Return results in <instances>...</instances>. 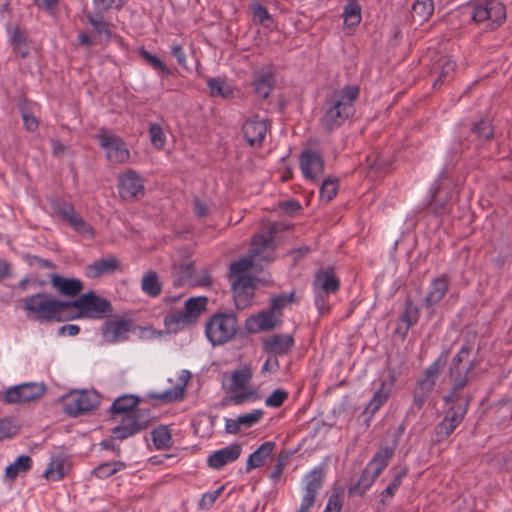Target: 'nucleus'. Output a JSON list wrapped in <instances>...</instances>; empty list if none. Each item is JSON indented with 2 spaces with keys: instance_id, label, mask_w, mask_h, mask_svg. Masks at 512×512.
Segmentation results:
<instances>
[{
  "instance_id": "obj_1",
  "label": "nucleus",
  "mask_w": 512,
  "mask_h": 512,
  "mask_svg": "<svg viewBox=\"0 0 512 512\" xmlns=\"http://www.w3.org/2000/svg\"><path fill=\"white\" fill-rule=\"evenodd\" d=\"M358 96L359 88L357 86H345L327 98L320 118L321 128L330 133L341 127L354 115Z\"/></svg>"
},
{
  "instance_id": "obj_2",
  "label": "nucleus",
  "mask_w": 512,
  "mask_h": 512,
  "mask_svg": "<svg viewBox=\"0 0 512 512\" xmlns=\"http://www.w3.org/2000/svg\"><path fill=\"white\" fill-rule=\"evenodd\" d=\"M275 232V224L270 223L253 237L250 254L247 257L241 258L230 265L231 280L239 278H251L247 275V273L256 261L272 260L271 255L276 247L274 240Z\"/></svg>"
},
{
  "instance_id": "obj_3",
  "label": "nucleus",
  "mask_w": 512,
  "mask_h": 512,
  "mask_svg": "<svg viewBox=\"0 0 512 512\" xmlns=\"http://www.w3.org/2000/svg\"><path fill=\"white\" fill-rule=\"evenodd\" d=\"M464 387L465 379L458 378L455 386L452 387L451 393L444 398L450 406L446 410L443 420L435 426V441L441 442L447 439L462 423L470 402V398L462 394Z\"/></svg>"
},
{
  "instance_id": "obj_4",
  "label": "nucleus",
  "mask_w": 512,
  "mask_h": 512,
  "mask_svg": "<svg viewBox=\"0 0 512 512\" xmlns=\"http://www.w3.org/2000/svg\"><path fill=\"white\" fill-rule=\"evenodd\" d=\"M67 307L68 301H60L48 293H38L24 299L27 316L40 322L67 320Z\"/></svg>"
},
{
  "instance_id": "obj_5",
  "label": "nucleus",
  "mask_w": 512,
  "mask_h": 512,
  "mask_svg": "<svg viewBox=\"0 0 512 512\" xmlns=\"http://www.w3.org/2000/svg\"><path fill=\"white\" fill-rule=\"evenodd\" d=\"M252 378L253 371L249 365H243L231 373L223 374L222 385L225 391L231 394V402L240 405L259 399L257 390L250 387Z\"/></svg>"
},
{
  "instance_id": "obj_6",
  "label": "nucleus",
  "mask_w": 512,
  "mask_h": 512,
  "mask_svg": "<svg viewBox=\"0 0 512 512\" xmlns=\"http://www.w3.org/2000/svg\"><path fill=\"white\" fill-rule=\"evenodd\" d=\"M112 310L111 304L105 298L93 292L82 294L74 301H68L67 320L77 318H100Z\"/></svg>"
},
{
  "instance_id": "obj_7",
  "label": "nucleus",
  "mask_w": 512,
  "mask_h": 512,
  "mask_svg": "<svg viewBox=\"0 0 512 512\" xmlns=\"http://www.w3.org/2000/svg\"><path fill=\"white\" fill-rule=\"evenodd\" d=\"M471 19L484 30H495L506 19L505 6L498 0L477 1L473 4Z\"/></svg>"
},
{
  "instance_id": "obj_8",
  "label": "nucleus",
  "mask_w": 512,
  "mask_h": 512,
  "mask_svg": "<svg viewBox=\"0 0 512 512\" xmlns=\"http://www.w3.org/2000/svg\"><path fill=\"white\" fill-rule=\"evenodd\" d=\"M238 325L233 314H214L205 326V333L212 345H222L233 338Z\"/></svg>"
},
{
  "instance_id": "obj_9",
  "label": "nucleus",
  "mask_w": 512,
  "mask_h": 512,
  "mask_svg": "<svg viewBox=\"0 0 512 512\" xmlns=\"http://www.w3.org/2000/svg\"><path fill=\"white\" fill-rule=\"evenodd\" d=\"M340 287L339 279L329 270H320L315 274L313 281V291L315 298V305L321 314L329 311L330 307L327 303L326 297L330 294H335Z\"/></svg>"
},
{
  "instance_id": "obj_10",
  "label": "nucleus",
  "mask_w": 512,
  "mask_h": 512,
  "mask_svg": "<svg viewBox=\"0 0 512 512\" xmlns=\"http://www.w3.org/2000/svg\"><path fill=\"white\" fill-rule=\"evenodd\" d=\"M95 138L104 149L106 158L113 164H123L130 158V152L124 141L117 135L101 130Z\"/></svg>"
},
{
  "instance_id": "obj_11",
  "label": "nucleus",
  "mask_w": 512,
  "mask_h": 512,
  "mask_svg": "<svg viewBox=\"0 0 512 512\" xmlns=\"http://www.w3.org/2000/svg\"><path fill=\"white\" fill-rule=\"evenodd\" d=\"M99 405L98 395L93 391H74L63 399L65 412L73 417L87 413Z\"/></svg>"
},
{
  "instance_id": "obj_12",
  "label": "nucleus",
  "mask_w": 512,
  "mask_h": 512,
  "mask_svg": "<svg viewBox=\"0 0 512 512\" xmlns=\"http://www.w3.org/2000/svg\"><path fill=\"white\" fill-rule=\"evenodd\" d=\"M299 166L306 180L317 182L324 172L325 161L319 151L305 149L300 154Z\"/></svg>"
},
{
  "instance_id": "obj_13",
  "label": "nucleus",
  "mask_w": 512,
  "mask_h": 512,
  "mask_svg": "<svg viewBox=\"0 0 512 512\" xmlns=\"http://www.w3.org/2000/svg\"><path fill=\"white\" fill-rule=\"evenodd\" d=\"M45 393V387L39 383H23L10 387L4 399L9 404H20L40 398Z\"/></svg>"
},
{
  "instance_id": "obj_14",
  "label": "nucleus",
  "mask_w": 512,
  "mask_h": 512,
  "mask_svg": "<svg viewBox=\"0 0 512 512\" xmlns=\"http://www.w3.org/2000/svg\"><path fill=\"white\" fill-rule=\"evenodd\" d=\"M118 190L125 200L140 198L144 195V180L135 170L128 169L119 176Z\"/></svg>"
},
{
  "instance_id": "obj_15",
  "label": "nucleus",
  "mask_w": 512,
  "mask_h": 512,
  "mask_svg": "<svg viewBox=\"0 0 512 512\" xmlns=\"http://www.w3.org/2000/svg\"><path fill=\"white\" fill-rule=\"evenodd\" d=\"M447 361V353H442L429 367H427L422 377L418 380L415 389L430 395L438 376Z\"/></svg>"
},
{
  "instance_id": "obj_16",
  "label": "nucleus",
  "mask_w": 512,
  "mask_h": 512,
  "mask_svg": "<svg viewBox=\"0 0 512 512\" xmlns=\"http://www.w3.org/2000/svg\"><path fill=\"white\" fill-rule=\"evenodd\" d=\"M241 452V445L233 443L210 454L207 458V464L212 469L220 470L227 464L236 461L240 457Z\"/></svg>"
},
{
  "instance_id": "obj_17",
  "label": "nucleus",
  "mask_w": 512,
  "mask_h": 512,
  "mask_svg": "<svg viewBox=\"0 0 512 512\" xmlns=\"http://www.w3.org/2000/svg\"><path fill=\"white\" fill-rule=\"evenodd\" d=\"M242 130L246 141L251 146H259L267 133V122L258 116H254L245 121Z\"/></svg>"
},
{
  "instance_id": "obj_18",
  "label": "nucleus",
  "mask_w": 512,
  "mask_h": 512,
  "mask_svg": "<svg viewBox=\"0 0 512 512\" xmlns=\"http://www.w3.org/2000/svg\"><path fill=\"white\" fill-rule=\"evenodd\" d=\"M325 478V470L323 466H318L307 473L303 479V495L302 498L315 503L317 494L323 486Z\"/></svg>"
},
{
  "instance_id": "obj_19",
  "label": "nucleus",
  "mask_w": 512,
  "mask_h": 512,
  "mask_svg": "<svg viewBox=\"0 0 512 512\" xmlns=\"http://www.w3.org/2000/svg\"><path fill=\"white\" fill-rule=\"evenodd\" d=\"M294 346V339L290 334H274L263 341V349L274 356L286 355Z\"/></svg>"
},
{
  "instance_id": "obj_20",
  "label": "nucleus",
  "mask_w": 512,
  "mask_h": 512,
  "mask_svg": "<svg viewBox=\"0 0 512 512\" xmlns=\"http://www.w3.org/2000/svg\"><path fill=\"white\" fill-rule=\"evenodd\" d=\"M235 305L238 309L248 307L254 296V284L252 278H239L232 280Z\"/></svg>"
},
{
  "instance_id": "obj_21",
  "label": "nucleus",
  "mask_w": 512,
  "mask_h": 512,
  "mask_svg": "<svg viewBox=\"0 0 512 512\" xmlns=\"http://www.w3.org/2000/svg\"><path fill=\"white\" fill-rule=\"evenodd\" d=\"M470 352L471 348L468 345H464L452 360L450 365V375L453 379V387L455 386L458 378H464L465 385L468 382L467 375L473 369L474 365L472 362L463 365V362L468 360Z\"/></svg>"
},
{
  "instance_id": "obj_22",
  "label": "nucleus",
  "mask_w": 512,
  "mask_h": 512,
  "mask_svg": "<svg viewBox=\"0 0 512 512\" xmlns=\"http://www.w3.org/2000/svg\"><path fill=\"white\" fill-rule=\"evenodd\" d=\"M131 321L127 319H113L104 324L102 335L106 342L116 343L124 340L131 329Z\"/></svg>"
},
{
  "instance_id": "obj_23",
  "label": "nucleus",
  "mask_w": 512,
  "mask_h": 512,
  "mask_svg": "<svg viewBox=\"0 0 512 512\" xmlns=\"http://www.w3.org/2000/svg\"><path fill=\"white\" fill-rule=\"evenodd\" d=\"M52 287L61 295L74 297L83 289V283L77 278H65L59 274L49 275Z\"/></svg>"
},
{
  "instance_id": "obj_24",
  "label": "nucleus",
  "mask_w": 512,
  "mask_h": 512,
  "mask_svg": "<svg viewBox=\"0 0 512 512\" xmlns=\"http://www.w3.org/2000/svg\"><path fill=\"white\" fill-rule=\"evenodd\" d=\"M449 285V279L446 275L433 278L424 299L425 306L427 308H433L438 304L448 292Z\"/></svg>"
},
{
  "instance_id": "obj_25",
  "label": "nucleus",
  "mask_w": 512,
  "mask_h": 512,
  "mask_svg": "<svg viewBox=\"0 0 512 512\" xmlns=\"http://www.w3.org/2000/svg\"><path fill=\"white\" fill-rule=\"evenodd\" d=\"M281 322L270 309L264 310L256 315L249 317L246 321V327L249 331L269 330L277 326Z\"/></svg>"
},
{
  "instance_id": "obj_26",
  "label": "nucleus",
  "mask_w": 512,
  "mask_h": 512,
  "mask_svg": "<svg viewBox=\"0 0 512 512\" xmlns=\"http://www.w3.org/2000/svg\"><path fill=\"white\" fill-rule=\"evenodd\" d=\"M144 426L138 421L137 415L124 416L121 425L112 430V439L124 440L142 430Z\"/></svg>"
},
{
  "instance_id": "obj_27",
  "label": "nucleus",
  "mask_w": 512,
  "mask_h": 512,
  "mask_svg": "<svg viewBox=\"0 0 512 512\" xmlns=\"http://www.w3.org/2000/svg\"><path fill=\"white\" fill-rule=\"evenodd\" d=\"M119 262L116 257L110 256L94 261L85 267V275L95 279L104 274L114 272L118 268Z\"/></svg>"
},
{
  "instance_id": "obj_28",
  "label": "nucleus",
  "mask_w": 512,
  "mask_h": 512,
  "mask_svg": "<svg viewBox=\"0 0 512 512\" xmlns=\"http://www.w3.org/2000/svg\"><path fill=\"white\" fill-rule=\"evenodd\" d=\"M87 22L91 25L95 37L99 40L109 41L112 38L111 24L104 20L101 14L85 12Z\"/></svg>"
},
{
  "instance_id": "obj_29",
  "label": "nucleus",
  "mask_w": 512,
  "mask_h": 512,
  "mask_svg": "<svg viewBox=\"0 0 512 512\" xmlns=\"http://www.w3.org/2000/svg\"><path fill=\"white\" fill-rule=\"evenodd\" d=\"M394 455V449L390 447H381L374 454L372 459L366 465V469H369L376 476H379L382 471L388 466L390 460Z\"/></svg>"
},
{
  "instance_id": "obj_30",
  "label": "nucleus",
  "mask_w": 512,
  "mask_h": 512,
  "mask_svg": "<svg viewBox=\"0 0 512 512\" xmlns=\"http://www.w3.org/2000/svg\"><path fill=\"white\" fill-rule=\"evenodd\" d=\"M33 461L28 455L22 454L8 465L5 469L4 477L6 480L14 481L19 475L29 472L32 468Z\"/></svg>"
},
{
  "instance_id": "obj_31",
  "label": "nucleus",
  "mask_w": 512,
  "mask_h": 512,
  "mask_svg": "<svg viewBox=\"0 0 512 512\" xmlns=\"http://www.w3.org/2000/svg\"><path fill=\"white\" fill-rule=\"evenodd\" d=\"M393 387V380L381 382L379 388L375 391L372 399L366 406V411L371 414L376 413L388 400Z\"/></svg>"
},
{
  "instance_id": "obj_32",
  "label": "nucleus",
  "mask_w": 512,
  "mask_h": 512,
  "mask_svg": "<svg viewBox=\"0 0 512 512\" xmlns=\"http://www.w3.org/2000/svg\"><path fill=\"white\" fill-rule=\"evenodd\" d=\"M53 211L62 221L66 222L71 228L77 224L81 215L75 210L74 206L66 201L53 202Z\"/></svg>"
},
{
  "instance_id": "obj_33",
  "label": "nucleus",
  "mask_w": 512,
  "mask_h": 512,
  "mask_svg": "<svg viewBox=\"0 0 512 512\" xmlns=\"http://www.w3.org/2000/svg\"><path fill=\"white\" fill-rule=\"evenodd\" d=\"M187 380V377H181L180 381L175 386L166 389L163 392H153L150 394V398L159 400L164 403H171L173 401L182 399Z\"/></svg>"
},
{
  "instance_id": "obj_34",
  "label": "nucleus",
  "mask_w": 512,
  "mask_h": 512,
  "mask_svg": "<svg viewBox=\"0 0 512 512\" xmlns=\"http://www.w3.org/2000/svg\"><path fill=\"white\" fill-rule=\"evenodd\" d=\"M275 447V443L272 441H267L263 443L258 449H256L253 453L250 454L247 460L246 470L250 471L254 468H258L262 466L267 459V457L272 453Z\"/></svg>"
},
{
  "instance_id": "obj_35",
  "label": "nucleus",
  "mask_w": 512,
  "mask_h": 512,
  "mask_svg": "<svg viewBox=\"0 0 512 512\" xmlns=\"http://www.w3.org/2000/svg\"><path fill=\"white\" fill-rule=\"evenodd\" d=\"M192 324L183 310L172 311L164 317V325L169 332H177Z\"/></svg>"
},
{
  "instance_id": "obj_36",
  "label": "nucleus",
  "mask_w": 512,
  "mask_h": 512,
  "mask_svg": "<svg viewBox=\"0 0 512 512\" xmlns=\"http://www.w3.org/2000/svg\"><path fill=\"white\" fill-rule=\"evenodd\" d=\"M141 289L149 297L156 298L161 294L162 283L154 271H148L141 280Z\"/></svg>"
},
{
  "instance_id": "obj_37",
  "label": "nucleus",
  "mask_w": 512,
  "mask_h": 512,
  "mask_svg": "<svg viewBox=\"0 0 512 512\" xmlns=\"http://www.w3.org/2000/svg\"><path fill=\"white\" fill-rule=\"evenodd\" d=\"M138 404V398L132 395H125L118 397L111 406L113 414L137 415L134 408Z\"/></svg>"
},
{
  "instance_id": "obj_38",
  "label": "nucleus",
  "mask_w": 512,
  "mask_h": 512,
  "mask_svg": "<svg viewBox=\"0 0 512 512\" xmlns=\"http://www.w3.org/2000/svg\"><path fill=\"white\" fill-rule=\"evenodd\" d=\"M378 476L364 468L358 481L348 489L349 495L362 496L372 486Z\"/></svg>"
},
{
  "instance_id": "obj_39",
  "label": "nucleus",
  "mask_w": 512,
  "mask_h": 512,
  "mask_svg": "<svg viewBox=\"0 0 512 512\" xmlns=\"http://www.w3.org/2000/svg\"><path fill=\"white\" fill-rule=\"evenodd\" d=\"M65 462L63 457L52 458L43 476L50 481H60L65 475Z\"/></svg>"
},
{
  "instance_id": "obj_40",
  "label": "nucleus",
  "mask_w": 512,
  "mask_h": 512,
  "mask_svg": "<svg viewBox=\"0 0 512 512\" xmlns=\"http://www.w3.org/2000/svg\"><path fill=\"white\" fill-rule=\"evenodd\" d=\"M206 304V297H194L186 300L184 311L192 323H194L200 316L201 312L205 310Z\"/></svg>"
},
{
  "instance_id": "obj_41",
  "label": "nucleus",
  "mask_w": 512,
  "mask_h": 512,
  "mask_svg": "<svg viewBox=\"0 0 512 512\" xmlns=\"http://www.w3.org/2000/svg\"><path fill=\"white\" fill-rule=\"evenodd\" d=\"M10 41L16 55L20 56L21 58H25L29 54L27 38L25 33L21 29H13L10 36Z\"/></svg>"
},
{
  "instance_id": "obj_42",
  "label": "nucleus",
  "mask_w": 512,
  "mask_h": 512,
  "mask_svg": "<svg viewBox=\"0 0 512 512\" xmlns=\"http://www.w3.org/2000/svg\"><path fill=\"white\" fill-rule=\"evenodd\" d=\"M126 465L122 461L105 462L96 466L92 473L99 479H106L118 471L125 469Z\"/></svg>"
},
{
  "instance_id": "obj_43",
  "label": "nucleus",
  "mask_w": 512,
  "mask_h": 512,
  "mask_svg": "<svg viewBox=\"0 0 512 512\" xmlns=\"http://www.w3.org/2000/svg\"><path fill=\"white\" fill-rule=\"evenodd\" d=\"M296 297L294 292L280 294L271 299L269 309L281 319L282 310L289 304L295 303Z\"/></svg>"
},
{
  "instance_id": "obj_44",
  "label": "nucleus",
  "mask_w": 512,
  "mask_h": 512,
  "mask_svg": "<svg viewBox=\"0 0 512 512\" xmlns=\"http://www.w3.org/2000/svg\"><path fill=\"white\" fill-rule=\"evenodd\" d=\"M344 22L347 26H356L361 22V7L355 0H349L345 5Z\"/></svg>"
},
{
  "instance_id": "obj_45",
  "label": "nucleus",
  "mask_w": 512,
  "mask_h": 512,
  "mask_svg": "<svg viewBox=\"0 0 512 512\" xmlns=\"http://www.w3.org/2000/svg\"><path fill=\"white\" fill-rule=\"evenodd\" d=\"M408 469L406 467H402L394 476L393 480L390 484L382 491L381 493V502L385 503L387 499L392 498L400 485L404 477L407 475Z\"/></svg>"
},
{
  "instance_id": "obj_46",
  "label": "nucleus",
  "mask_w": 512,
  "mask_h": 512,
  "mask_svg": "<svg viewBox=\"0 0 512 512\" xmlns=\"http://www.w3.org/2000/svg\"><path fill=\"white\" fill-rule=\"evenodd\" d=\"M273 88V77L271 74H260L254 81V89L258 96L267 98Z\"/></svg>"
},
{
  "instance_id": "obj_47",
  "label": "nucleus",
  "mask_w": 512,
  "mask_h": 512,
  "mask_svg": "<svg viewBox=\"0 0 512 512\" xmlns=\"http://www.w3.org/2000/svg\"><path fill=\"white\" fill-rule=\"evenodd\" d=\"M251 9L254 22L265 28H271L273 26L274 19L263 5L255 3L251 6Z\"/></svg>"
},
{
  "instance_id": "obj_48",
  "label": "nucleus",
  "mask_w": 512,
  "mask_h": 512,
  "mask_svg": "<svg viewBox=\"0 0 512 512\" xmlns=\"http://www.w3.org/2000/svg\"><path fill=\"white\" fill-rule=\"evenodd\" d=\"M207 85L212 96L221 98H230L233 95L231 88L220 78H209Z\"/></svg>"
},
{
  "instance_id": "obj_49",
  "label": "nucleus",
  "mask_w": 512,
  "mask_h": 512,
  "mask_svg": "<svg viewBox=\"0 0 512 512\" xmlns=\"http://www.w3.org/2000/svg\"><path fill=\"white\" fill-rule=\"evenodd\" d=\"M412 11L414 17H418L420 21H427L434 11L433 0H415Z\"/></svg>"
},
{
  "instance_id": "obj_50",
  "label": "nucleus",
  "mask_w": 512,
  "mask_h": 512,
  "mask_svg": "<svg viewBox=\"0 0 512 512\" xmlns=\"http://www.w3.org/2000/svg\"><path fill=\"white\" fill-rule=\"evenodd\" d=\"M339 188L338 179L328 177L326 178L320 187V198L326 202L331 201L337 194Z\"/></svg>"
},
{
  "instance_id": "obj_51",
  "label": "nucleus",
  "mask_w": 512,
  "mask_h": 512,
  "mask_svg": "<svg viewBox=\"0 0 512 512\" xmlns=\"http://www.w3.org/2000/svg\"><path fill=\"white\" fill-rule=\"evenodd\" d=\"M185 275H186V282H188L190 285L193 286H207L211 283V278L206 269H202L199 276L194 275L195 272L193 271L191 266H187L185 269Z\"/></svg>"
},
{
  "instance_id": "obj_52",
  "label": "nucleus",
  "mask_w": 512,
  "mask_h": 512,
  "mask_svg": "<svg viewBox=\"0 0 512 512\" xmlns=\"http://www.w3.org/2000/svg\"><path fill=\"white\" fill-rule=\"evenodd\" d=\"M472 132L481 140H489L494 135V129L488 119H481L474 123Z\"/></svg>"
},
{
  "instance_id": "obj_53",
  "label": "nucleus",
  "mask_w": 512,
  "mask_h": 512,
  "mask_svg": "<svg viewBox=\"0 0 512 512\" xmlns=\"http://www.w3.org/2000/svg\"><path fill=\"white\" fill-rule=\"evenodd\" d=\"M139 55L156 71H160L166 75L170 74V70L166 67L165 63L156 55L147 50L141 49Z\"/></svg>"
},
{
  "instance_id": "obj_54",
  "label": "nucleus",
  "mask_w": 512,
  "mask_h": 512,
  "mask_svg": "<svg viewBox=\"0 0 512 512\" xmlns=\"http://www.w3.org/2000/svg\"><path fill=\"white\" fill-rule=\"evenodd\" d=\"M150 141L156 149L160 150L165 146L166 137L162 127L159 124L153 123L149 127Z\"/></svg>"
},
{
  "instance_id": "obj_55",
  "label": "nucleus",
  "mask_w": 512,
  "mask_h": 512,
  "mask_svg": "<svg viewBox=\"0 0 512 512\" xmlns=\"http://www.w3.org/2000/svg\"><path fill=\"white\" fill-rule=\"evenodd\" d=\"M152 438L157 448H163L168 446L171 434L167 427L159 426L152 431Z\"/></svg>"
},
{
  "instance_id": "obj_56",
  "label": "nucleus",
  "mask_w": 512,
  "mask_h": 512,
  "mask_svg": "<svg viewBox=\"0 0 512 512\" xmlns=\"http://www.w3.org/2000/svg\"><path fill=\"white\" fill-rule=\"evenodd\" d=\"M288 396L289 394L286 390L280 388L276 389L266 398L265 405L267 407L278 408L287 400Z\"/></svg>"
},
{
  "instance_id": "obj_57",
  "label": "nucleus",
  "mask_w": 512,
  "mask_h": 512,
  "mask_svg": "<svg viewBox=\"0 0 512 512\" xmlns=\"http://www.w3.org/2000/svg\"><path fill=\"white\" fill-rule=\"evenodd\" d=\"M263 416V411L260 409L253 410L250 413L243 414L237 417V422L241 424V427L249 428L254 424L258 423Z\"/></svg>"
},
{
  "instance_id": "obj_58",
  "label": "nucleus",
  "mask_w": 512,
  "mask_h": 512,
  "mask_svg": "<svg viewBox=\"0 0 512 512\" xmlns=\"http://www.w3.org/2000/svg\"><path fill=\"white\" fill-rule=\"evenodd\" d=\"M72 229L86 239H93L95 236L93 227L87 223L82 216L78 219L77 224H75Z\"/></svg>"
},
{
  "instance_id": "obj_59",
  "label": "nucleus",
  "mask_w": 512,
  "mask_h": 512,
  "mask_svg": "<svg viewBox=\"0 0 512 512\" xmlns=\"http://www.w3.org/2000/svg\"><path fill=\"white\" fill-rule=\"evenodd\" d=\"M401 320L406 323V328H410L418 320V308L411 303H408L401 316Z\"/></svg>"
},
{
  "instance_id": "obj_60",
  "label": "nucleus",
  "mask_w": 512,
  "mask_h": 512,
  "mask_svg": "<svg viewBox=\"0 0 512 512\" xmlns=\"http://www.w3.org/2000/svg\"><path fill=\"white\" fill-rule=\"evenodd\" d=\"M456 68V62L450 58H445L442 60L441 63V71L438 80L434 83V85L437 84V82H445L447 78L455 71Z\"/></svg>"
},
{
  "instance_id": "obj_61",
  "label": "nucleus",
  "mask_w": 512,
  "mask_h": 512,
  "mask_svg": "<svg viewBox=\"0 0 512 512\" xmlns=\"http://www.w3.org/2000/svg\"><path fill=\"white\" fill-rule=\"evenodd\" d=\"M222 491L223 487H220L212 492L203 494L199 503L200 507L202 509H209L221 495Z\"/></svg>"
},
{
  "instance_id": "obj_62",
  "label": "nucleus",
  "mask_w": 512,
  "mask_h": 512,
  "mask_svg": "<svg viewBox=\"0 0 512 512\" xmlns=\"http://www.w3.org/2000/svg\"><path fill=\"white\" fill-rule=\"evenodd\" d=\"M342 508V498L339 494H332L327 502L323 512H340Z\"/></svg>"
},
{
  "instance_id": "obj_63",
  "label": "nucleus",
  "mask_w": 512,
  "mask_h": 512,
  "mask_svg": "<svg viewBox=\"0 0 512 512\" xmlns=\"http://www.w3.org/2000/svg\"><path fill=\"white\" fill-rule=\"evenodd\" d=\"M171 54L177 59V62L182 67H186V54L182 45L173 43L170 49Z\"/></svg>"
},
{
  "instance_id": "obj_64",
  "label": "nucleus",
  "mask_w": 512,
  "mask_h": 512,
  "mask_svg": "<svg viewBox=\"0 0 512 512\" xmlns=\"http://www.w3.org/2000/svg\"><path fill=\"white\" fill-rule=\"evenodd\" d=\"M279 369V361L277 356L270 355L262 366V373H275Z\"/></svg>"
}]
</instances>
